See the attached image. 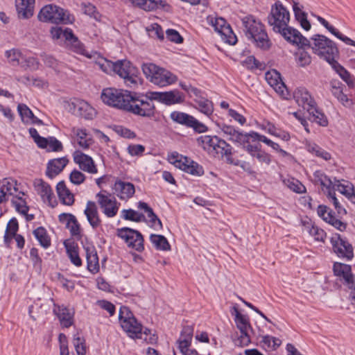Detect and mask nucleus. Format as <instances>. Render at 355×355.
I'll list each match as a JSON object with an SVG mask.
<instances>
[{
	"label": "nucleus",
	"mask_w": 355,
	"mask_h": 355,
	"mask_svg": "<svg viewBox=\"0 0 355 355\" xmlns=\"http://www.w3.org/2000/svg\"><path fill=\"white\" fill-rule=\"evenodd\" d=\"M268 23L272 30L280 33L288 42L308 44V39L303 36L297 29L288 26L290 13L280 1H277L270 9L268 16Z\"/></svg>",
	"instance_id": "f257e3e1"
},
{
	"label": "nucleus",
	"mask_w": 355,
	"mask_h": 355,
	"mask_svg": "<svg viewBox=\"0 0 355 355\" xmlns=\"http://www.w3.org/2000/svg\"><path fill=\"white\" fill-rule=\"evenodd\" d=\"M312 42L308 40V44L302 42L293 43L301 48H311L313 52L329 64L339 58L340 53L336 44L326 36L320 34L313 35L311 37Z\"/></svg>",
	"instance_id": "f03ea898"
},
{
	"label": "nucleus",
	"mask_w": 355,
	"mask_h": 355,
	"mask_svg": "<svg viewBox=\"0 0 355 355\" xmlns=\"http://www.w3.org/2000/svg\"><path fill=\"white\" fill-rule=\"evenodd\" d=\"M124 111L144 118L154 117L156 107L150 97V92L144 94L130 91Z\"/></svg>",
	"instance_id": "7ed1b4c3"
},
{
	"label": "nucleus",
	"mask_w": 355,
	"mask_h": 355,
	"mask_svg": "<svg viewBox=\"0 0 355 355\" xmlns=\"http://www.w3.org/2000/svg\"><path fill=\"white\" fill-rule=\"evenodd\" d=\"M241 21L246 37L252 40L258 48L263 51L269 50L272 46V42L266 31L264 25L259 21L256 20L252 15L245 16Z\"/></svg>",
	"instance_id": "20e7f679"
},
{
	"label": "nucleus",
	"mask_w": 355,
	"mask_h": 355,
	"mask_svg": "<svg viewBox=\"0 0 355 355\" xmlns=\"http://www.w3.org/2000/svg\"><path fill=\"white\" fill-rule=\"evenodd\" d=\"M112 70L123 80L125 85L132 89H137L143 83L139 72L130 61L127 60L110 62Z\"/></svg>",
	"instance_id": "39448f33"
},
{
	"label": "nucleus",
	"mask_w": 355,
	"mask_h": 355,
	"mask_svg": "<svg viewBox=\"0 0 355 355\" xmlns=\"http://www.w3.org/2000/svg\"><path fill=\"white\" fill-rule=\"evenodd\" d=\"M37 19L42 22H51L53 24H72L74 20L67 10L54 5L48 4L41 8Z\"/></svg>",
	"instance_id": "423d86ee"
},
{
	"label": "nucleus",
	"mask_w": 355,
	"mask_h": 355,
	"mask_svg": "<svg viewBox=\"0 0 355 355\" xmlns=\"http://www.w3.org/2000/svg\"><path fill=\"white\" fill-rule=\"evenodd\" d=\"M130 94L126 89L106 88L102 92L101 99L105 104L124 111Z\"/></svg>",
	"instance_id": "0eeeda50"
},
{
	"label": "nucleus",
	"mask_w": 355,
	"mask_h": 355,
	"mask_svg": "<svg viewBox=\"0 0 355 355\" xmlns=\"http://www.w3.org/2000/svg\"><path fill=\"white\" fill-rule=\"evenodd\" d=\"M119 319L122 329L126 333H150L148 329L143 331L142 324L137 320L128 306H121L119 313Z\"/></svg>",
	"instance_id": "6e6552de"
},
{
	"label": "nucleus",
	"mask_w": 355,
	"mask_h": 355,
	"mask_svg": "<svg viewBox=\"0 0 355 355\" xmlns=\"http://www.w3.org/2000/svg\"><path fill=\"white\" fill-rule=\"evenodd\" d=\"M116 235L125 241L129 248L139 252L144 250V237L137 230L130 227L117 229Z\"/></svg>",
	"instance_id": "1a4fd4ad"
},
{
	"label": "nucleus",
	"mask_w": 355,
	"mask_h": 355,
	"mask_svg": "<svg viewBox=\"0 0 355 355\" xmlns=\"http://www.w3.org/2000/svg\"><path fill=\"white\" fill-rule=\"evenodd\" d=\"M69 111L85 119H92L96 116V110L87 102L74 98L68 103Z\"/></svg>",
	"instance_id": "9d476101"
},
{
	"label": "nucleus",
	"mask_w": 355,
	"mask_h": 355,
	"mask_svg": "<svg viewBox=\"0 0 355 355\" xmlns=\"http://www.w3.org/2000/svg\"><path fill=\"white\" fill-rule=\"evenodd\" d=\"M333 250L340 258L350 260L354 257L352 245L347 241L341 238L339 234H336L331 238Z\"/></svg>",
	"instance_id": "9b49d317"
},
{
	"label": "nucleus",
	"mask_w": 355,
	"mask_h": 355,
	"mask_svg": "<svg viewBox=\"0 0 355 355\" xmlns=\"http://www.w3.org/2000/svg\"><path fill=\"white\" fill-rule=\"evenodd\" d=\"M211 21L215 31L221 35L223 40H224L226 43L234 45L237 42L236 35L233 32L230 25L227 24L225 19L217 17L215 18L214 20L212 19Z\"/></svg>",
	"instance_id": "f8f14e48"
},
{
	"label": "nucleus",
	"mask_w": 355,
	"mask_h": 355,
	"mask_svg": "<svg viewBox=\"0 0 355 355\" xmlns=\"http://www.w3.org/2000/svg\"><path fill=\"white\" fill-rule=\"evenodd\" d=\"M96 198L101 209L107 217L112 218L117 214L119 205L114 197L111 194L105 195L99 192L96 194Z\"/></svg>",
	"instance_id": "ddd939ff"
},
{
	"label": "nucleus",
	"mask_w": 355,
	"mask_h": 355,
	"mask_svg": "<svg viewBox=\"0 0 355 355\" xmlns=\"http://www.w3.org/2000/svg\"><path fill=\"white\" fill-rule=\"evenodd\" d=\"M172 157L175 159L173 162L175 167L193 175L201 176L203 175L204 170L198 163L190 161L187 157L181 156L180 159H178L179 157L178 153L176 155L173 154Z\"/></svg>",
	"instance_id": "4468645a"
},
{
	"label": "nucleus",
	"mask_w": 355,
	"mask_h": 355,
	"mask_svg": "<svg viewBox=\"0 0 355 355\" xmlns=\"http://www.w3.org/2000/svg\"><path fill=\"white\" fill-rule=\"evenodd\" d=\"M318 215L324 221L330 224L340 232H344L347 228V223L341 221L335 216V212L324 205H320L317 209Z\"/></svg>",
	"instance_id": "2eb2a0df"
},
{
	"label": "nucleus",
	"mask_w": 355,
	"mask_h": 355,
	"mask_svg": "<svg viewBox=\"0 0 355 355\" xmlns=\"http://www.w3.org/2000/svg\"><path fill=\"white\" fill-rule=\"evenodd\" d=\"M150 97L153 101H157L166 105L181 103L184 101L182 93L176 89L165 92H150Z\"/></svg>",
	"instance_id": "dca6fc26"
},
{
	"label": "nucleus",
	"mask_w": 355,
	"mask_h": 355,
	"mask_svg": "<svg viewBox=\"0 0 355 355\" xmlns=\"http://www.w3.org/2000/svg\"><path fill=\"white\" fill-rule=\"evenodd\" d=\"M34 187L44 202H47L51 207H55L58 205L53 190L47 182L42 179H36L34 181Z\"/></svg>",
	"instance_id": "f3484780"
},
{
	"label": "nucleus",
	"mask_w": 355,
	"mask_h": 355,
	"mask_svg": "<svg viewBox=\"0 0 355 355\" xmlns=\"http://www.w3.org/2000/svg\"><path fill=\"white\" fill-rule=\"evenodd\" d=\"M334 273L336 276L343 277L345 284L348 288L355 290V282L354 275L352 273L350 265L336 262L333 266Z\"/></svg>",
	"instance_id": "a211bd4d"
},
{
	"label": "nucleus",
	"mask_w": 355,
	"mask_h": 355,
	"mask_svg": "<svg viewBox=\"0 0 355 355\" xmlns=\"http://www.w3.org/2000/svg\"><path fill=\"white\" fill-rule=\"evenodd\" d=\"M73 161L78 164L79 168L83 171L95 174L98 172L93 159L80 150H76L73 153Z\"/></svg>",
	"instance_id": "6ab92c4d"
},
{
	"label": "nucleus",
	"mask_w": 355,
	"mask_h": 355,
	"mask_svg": "<svg viewBox=\"0 0 355 355\" xmlns=\"http://www.w3.org/2000/svg\"><path fill=\"white\" fill-rule=\"evenodd\" d=\"M177 77L165 69L158 67L154 76L151 79V83L160 87L166 86L175 83Z\"/></svg>",
	"instance_id": "aec40b11"
},
{
	"label": "nucleus",
	"mask_w": 355,
	"mask_h": 355,
	"mask_svg": "<svg viewBox=\"0 0 355 355\" xmlns=\"http://www.w3.org/2000/svg\"><path fill=\"white\" fill-rule=\"evenodd\" d=\"M294 98L299 106L307 111L315 105L308 90L304 87L297 88L293 93Z\"/></svg>",
	"instance_id": "412c9836"
},
{
	"label": "nucleus",
	"mask_w": 355,
	"mask_h": 355,
	"mask_svg": "<svg viewBox=\"0 0 355 355\" xmlns=\"http://www.w3.org/2000/svg\"><path fill=\"white\" fill-rule=\"evenodd\" d=\"M35 0H15L17 15L19 19H27L34 13Z\"/></svg>",
	"instance_id": "4be33fe9"
},
{
	"label": "nucleus",
	"mask_w": 355,
	"mask_h": 355,
	"mask_svg": "<svg viewBox=\"0 0 355 355\" xmlns=\"http://www.w3.org/2000/svg\"><path fill=\"white\" fill-rule=\"evenodd\" d=\"M113 189L119 198L126 199L132 197L135 192V186L130 182H125L117 180L113 187Z\"/></svg>",
	"instance_id": "5701e85b"
},
{
	"label": "nucleus",
	"mask_w": 355,
	"mask_h": 355,
	"mask_svg": "<svg viewBox=\"0 0 355 355\" xmlns=\"http://www.w3.org/2000/svg\"><path fill=\"white\" fill-rule=\"evenodd\" d=\"M69 160L66 157L53 159L47 164L46 175L51 179L58 175L68 164Z\"/></svg>",
	"instance_id": "b1692460"
},
{
	"label": "nucleus",
	"mask_w": 355,
	"mask_h": 355,
	"mask_svg": "<svg viewBox=\"0 0 355 355\" xmlns=\"http://www.w3.org/2000/svg\"><path fill=\"white\" fill-rule=\"evenodd\" d=\"M232 314L234 315V322L240 333H248L249 330L253 332L248 315L242 314L236 306L232 307Z\"/></svg>",
	"instance_id": "393cba45"
},
{
	"label": "nucleus",
	"mask_w": 355,
	"mask_h": 355,
	"mask_svg": "<svg viewBox=\"0 0 355 355\" xmlns=\"http://www.w3.org/2000/svg\"><path fill=\"white\" fill-rule=\"evenodd\" d=\"M17 181L8 179H3L0 182V204L4 203L8 200V196L14 195L17 192Z\"/></svg>",
	"instance_id": "a878e982"
},
{
	"label": "nucleus",
	"mask_w": 355,
	"mask_h": 355,
	"mask_svg": "<svg viewBox=\"0 0 355 355\" xmlns=\"http://www.w3.org/2000/svg\"><path fill=\"white\" fill-rule=\"evenodd\" d=\"M84 213L87 216L89 223L93 228H96L101 225V220L98 216L97 207L94 202L90 200L87 202Z\"/></svg>",
	"instance_id": "bb28decb"
},
{
	"label": "nucleus",
	"mask_w": 355,
	"mask_h": 355,
	"mask_svg": "<svg viewBox=\"0 0 355 355\" xmlns=\"http://www.w3.org/2000/svg\"><path fill=\"white\" fill-rule=\"evenodd\" d=\"M56 191L60 202L67 206L74 203V196L67 187L64 181H60L57 184Z\"/></svg>",
	"instance_id": "cd10ccee"
},
{
	"label": "nucleus",
	"mask_w": 355,
	"mask_h": 355,
	"mask_svg": "<svg viewBox=\"0 0 355 355\" xmlns=\"http://www.w3.org/2000/svg\"><path fill=\"white\" fill-rule=\"evenodd\" d=\"M220 140L221 139L217 136L202 135L197 139V143L205 150L214 154Z\"/></svg>",
	"instance_id": "c85d7f7f"
},
{
	"label": "nucleus",
	"mask_w": 355,
	"mask_h": 355,
	"mask_svg": "<svg viewBox=\"0 0 355 355\" xmlns=\"http://www.w3.org/2000/svg\"><path fill=\"white\" fill-rule=\"evenodd\" d=\"M214 153L220 155L221 157H225L226 162L228 164L238 165V163L234 162V159L232 157V147L224 139H221Z\"/></svg>",
	"instance_id": "c756f323"
},
{
	"label": "nucleus",
	"mask_w": 355,
	"mask_h": 355,
	"mask_svg": "<svg viewBox=\"0 0 355 355\" xmlns=\"http://www.w3.org/2000/svg\"><path fill=\"white\" fill-rule=\"evenodd\" d=\"M317 20L324 26L331 34L336 36L337 38L345 42L346 44L349 46H355V41L351 38L344 35L333 26L330 25L329 23L323 17L320 16H316Z\"/></svg>",
	"instance_id": "7c9ffc66"
},
{
	"label": "nucleus",
	"mask_w": 355,
	"mask_h": 355,
	"mask_svg": "<svg viewBox=\"0 0 355 355\" xmlns=\"http://www.w3.org/2000/svg\"><path fill=\"white\" fill-rule=\"evenodd\" d=\"M86 259L87 269L92 273L95 274L99 270L98 257L94 248H86Z\"/></svg>",
	"instance_id": "2f4dec72"
},
{
	"label": "nucleus",
	"mask_w": 355,
	"mask_h": 355,
	"mask_svg": "<svg viewBox=\"0 0 355 355\" xmlns=\"http://www.w3.org/2000/svg\"><path fill=\"white\" fill-rule=\"evenodd\" d=\"M265 76L268 84L274 87L277 92L283 94L282 89L286 88V85L281 79L280 73L274 70L272 72L268 71L266 73Z\"/></svg>",
	"instance_id": "473e14b6"
},
{
	"label": "nucleus",
	"mask_w": 355,
	"mask_h": 355,
	"mask_svg": "<svg viewBox=\"0 0 355 355\" xmlns=\"http://www.w3.org/2000/svg\"><path fill=\"white\" fill-rule=\"evenodd\" d=\"M67 35H68V37H67L65 43L67 44L69 49L78 54L85 55L87 56V55L85 52V50L83 44L73 34V31H71V33L67 32Z\"/></svg>",
	"instance_id": "72a5a7b5"
},
{
	"label": "nucleus",
	"mask_w": 355,
	"mask_h": 355,
	"mask_svg": "<svg viewBox=\"0 0 355 355\" xmlns=\"http://www.w3.org/2000/svg\"><path fill=\"white\" fill-rule=\"evenodd\" d=\"M302 6L300 7L298 3L293 2V9L296 20L300 23L302 28L309 31L311 27V23L307 19V14L302 10Z\"/></svg>",
	"instance_id": "f704fd0d"
},
{
	"label": "nucleus",
	"mask_w": 355,
	"mask_h": 355,
	"mask_svg": "<svg viewBox=\"0 0 355 355\" xmlns=\"http://www.w3.org/2000/svg\"><path fill=\"white\" fill-rule=\"evenodd\" d=\"M219 127L225 135L229 136L228 139L234 142L242 143L243 139L246 137V136H243V133L236 130L233 126L222 123L219 125Z\"/></svg>",
	"instance_id": "c9c22d12"
},
{
	"label": "nucleus",
	"mask_w": 355,
	"mask_h": 355,
	"mask_svg": "<svg viewBox=\"0 0 355 355\" xmlns=\"http://www.w3.org/2000/svg\"><path fill=\"white\" fill-rule=\"evenodd\" d=\"M64 245L71 263L76 266H80L82 265V261L78 254V244L75 242L68 243L67 241H64Z\"/></svg>",
	"instance_id": "e433bc0d"
},
{
	"label": "nucleus",
	"mask_w": 355,
	"mask_h": 355,
	"mask_svg": "<svg viewBox=\"0 0 355 355\" xmlns=\"http://www.w3.org/2000/svg\"><path fill=\"white\" fill-rule=\"evenodd\" d=\"M138 208L141 209H144V211L147 214L148 217L150 218V223H151V227L157 229L156 225L159 227V230H162L163 228V225L161 220L157 217V216L155 214L153 209L148 206L146 202H139Z\"/></svg>",
	"instance_id": "4c0bfd02"
},
{
	"label": "nucleus",
	"mask_w": 355,
	"mask_h": 355,
	"mask_svg": "<svg viewBox=\"0 0 355 355\" xmlns=\"http://www.w3.org/2000/svg\"><path fill=\"white\" fill-rule=\"evenodd\" d=\"M331 68L343 79L349 87H354L353 77L336 60L330 64Z\"/></svg>",
	"instance_id": "58836bf2"
},
{
	"label": "nucleus",
	"mask_w": 355,
	"mask_h": 355,
	"mask_svg": "<svg viewBox=\"0 0 355 355\" xmlns=\"http://www.w3.org/2000/svg\"><path fill=\"white\" fill-rule=\"evenodd\" d=\"M302 223L309 234L313 236L315 240L318 241H324L327 234L322 229L319 228L318 226L311 225L310 220L309 221H303Z\"/></svg>",
	"instance_id": "ea45409f"
},
{
	"label": "nucleus",
	"mask_w": 355,
	"mask_h": 355,
	"mask_svg": "<svg viewBox=\"0 0 355 355\" xmlns=\"http://www.w3.org/2000/svg\"><path fill=\"white\" fill-rule=\"evenodd\" d=\"M309 119L313 122H315L321 126L325 127L328 125V120L326 116L321 112L315 106H313L308 111Z\"/></svg>",
	"instance_id": "a19ab883"
},
{
	"label": "nucleus",
	"mask_w": 355,
	"mask_h": 355,
	"mask_svg": "<svg viewBox=\"0 0 355 355\" xmlns=\"http://www.w3.org/2000/svg\"><path fill=\"white\" fill-rule=\"evenodd\" d=\"M33 234L44 248H48L51 245V238L44 227H38L33 230Z\"/></svg>",
	"instance_id": "79ce46f5"
},
{
	"label": "nucleus",
	"mask_w": 355,
	"mask_h": 355,
	"mask_svg": "<svg viewBox=\"0 0 355 355\" xmlns=\"http://www.w3.org/2000/svg\"><path fill=\"white\" fill-rule=\"evenodd\" d=\"M337 190L355 204V187L352 183L346 182L345 184H338Z\"/></svg>",
	"instance_id": "37998d69"
},
{
	"label": "nucleus",
	"mask_w": 355,
	"mask_h": 355,
	"mask_svg": "<svg viewBox=\"0 0 355 355\" xmlns=\"http://www.w3.org/2000/svg\"><path fill=\"white\" fill-rule=\"evenodd\" d=\"M171 119L177 123L185 125L189 128L193 118V116L184 112L174 111L171 113Z\"/></svg>",
	"instance_id": "c03bdc74"
},
{
	"label": "nucleus",
	"mask_w": 355,
	"mask_h": 355,
	"mask_svg": "<svg viewBox=\"0 0 355 355\" xmlns=\"http://www.w3.org/2000/svg\"><path fill=\"white\" fill-rule=\"evenodd\" d=\"M150 240L157 250L166 251L171 248L168 241L162 235L152 234L150 236Z\"/></svg>",
	"instance_id": "a18cd8bd"
},
{
	"label": "nucleus",
	"mask_w": 355,
	"mask_h": 355,
	"mask_svg": "<svg viewBox=\"0 0 355 355\" xmlns=\"http://www.w3.org/2000/svg\"><path fill=\"white\" fill-rule=\"evenodd\" d=\"M199 111L207 116H210L214 112L213 103L204 97L195 100Z\"/></svg>",
	"instance_id": "49530a36"
},
{
	"label": "nucleus",
	"mask_w": 355,
	"mask_h": 355,
	"mask_svg": "<svg viewBox=\"0 0 355 355\" xmlns=\"http://www.w3.org/2000/svg\"><path fill=\"white\" fill-rule=\"evenodd\" d=\"M17 111L21 117V121L24 123L29 124V122H31V119H33L34 114L26 104H18Z\"/></svg>",
	"instance_id": "de8ad7c7"
},
{
	"label": "nucleus",
	"mask_w": 355,
	"mask_h": 355,
	"mask_svg": "<svg viewBox=\"0 0 355 355\" xmlns=\"http://www.w3.org/2000/svg\"><path fill=\"white\" fill-rule=\"evenodd\" d=\"M123 215L122 217L127 220H131L134 222H141L146 221L145 216L143 214L138 213L137 211L129 209H123L122 211Z\"/></svg>",
	"instance_id": "09e8293b"
},
{
	"label": "nucleus",
	"mask_w": 355,
	"mask_h": 355,
	"mask_svg": "<svg viewBox=\"0 0 355 355\" xmlns=\"http://www.w3.org/2000/svg\"><path fill=\"white\" fill-rule=\"evenodd\" d=\"M73 344L77 355H85L87 353V346L85 338L80 336L79 334H75L73 339Z\"/></svg>",
	"instance_id": "8fccbe9b"
},
{
	"label": "nucleus",
	"mask_w": 355,
	"mask_h": 355,
	"mask_svg": "<svg viewBox=\"0 0 355 355\" xmlns=\"http://www.w3.org/2000/svg\"><path fill=\"white\" fill-rule=\"evenodd\" d=\"M40 62L38 60L34 57L22 56L20 62V66L24 69L34 71L38 69Z\"/></svg>",
	"instance_id": "3c124183"
},
{
	"label": "nucleus",
	"mask_w": 355,
	"mask_h": 355,
	"mask_svg": "<svg viewBox=\"0 0 355 355\" xmlns=\"http://www.w3.org/2000/svg\"><path fill=\"white\" fill-rule=\"evenodd\" d=\"M300 48L301 49V47ZM304 49V48H302V49H299L295 53L297 62L300 67L307 66L311 62V55L308 52L305 51Z\"/></svg>",
	"instance_id": "603ef678"
},
{
	"label": "nucleus",
	"mask_w": 355,
	"mask_h": 355,
	"mask_svg": "<svg viewBox=\"0 0 355 355\" xmlns=\"http://www.w3.org/2000/svg\"><path fill=\"white\" fill-rule=\"evenodd\" d=\"M261 343H263V347H266L274 350L281 345L282 340L278 338L270 335H266L263 336Z\"/></svg>",
	"instance_id": "864d4df0"
},
{
	"label": "nucleus",
	"mask_w": 355,
	"mask_h": 355,
	"mask_svg": "<svg viewBox=\"0 0 355 355\" xmlns=\"http://www.w3.org/2000/svg\"><path fill=\"white\" fill-rule=\"evenodd\" d=\"M16 211L21 214H26L29 207L26 205V200L21 197L15 196L11 201Z\"/></svg>",
	"instance_id": "5fc2aeb1"
},
{
	"label": "nucleus",
	"mask_w": 355,
	"mask_h": 355,
	"mask_svg": "<svg viewBox=\"0 0 355 355\" xmlns=\"http://www.w3.org/2000/svg\"><path fill=\"white\" fill-rule=\"evenodd\" d=\"M132 4L138 6L145 10H153L157 9L155 0H129Z\"/></svg>",
	"instance_id": "6e6d98bb"
},
{
	"label": "nucleus",
	"mask_w": 355,
	"mask_h": 355,
	"mask_svg": "<svg viewBox=\"0 0 355 355\" xmlns=\"http://www.w3.org/2000/svg\"><path fill=\"white\" fill-rule=\"evenodd\" d=\"M329 200L333 203L334 208L336 209L338 214L345 215L347 214L346 209L341 206L338 200L336 197V193L334 191L329 190L327 195Z\"/></svg>",
	"instance_id": "4d7b16f0"
},
{
	"label": "nucleus",
	"mask_w": 355,
	"mask_h": 355,
	"mask_svg": "<svg viewBox=\"0 0 355 355\" xmlns=\"http://www.w3.org/2000/svg\"><path fill=\"white\" fill-rule=\"evenodd\" d=\"M6 56L10 63L12 65H19L22 55L21 53L15 49H11L6 51Z\"/></svg>",
	"instance_id": "13d9d810"
},
{
	"label": "nucleus",
	"mask_w": 355,
	"mask_h": 355,
	"mask_svg": "<svg viewBox=\"0 0 355 355\" xmlns=\"http://www.w3.org/2000/svg\"><path fill=\"white\" fill-rule=\"evenodd\" d=\"M18 229L19 224L17 220L15 218H11L7 225L4 235V241H6V239L8 238V234H10V236L16 235Z\"/></svg>",
	"instance_id": "bf43d9fd"
},
{
	"label": "nucleus",
	"mask_w": 355,
	"mask_h": 355,
	"mask_svg": "<svg viewBox=\"0 0 355 355\" xmlns=\"http://www.w3.org/2000/svg\"><path fill=\"white\" fill-rule=\"evenodd\" d=\"M72 30L69 28H66L64 29H62L61 27H53L51 29V34L52 35V37L55 40H58L61 37H64V40H67V37H68V35H67V33H71Z\"/></svg>",
	"instance_id": "052dcab7"
},
{
	"label": "nucleus",
	"mask_w": 355,
	"mask_h": 355,
	"mask_svg": "<svg viewBox=\"0 0 355 355\" xmlns=\"http://www.w3.org/2000/svg\"><path fill=\"white\" fill-rule=\"evenodd\" d=\"M85 175L80 171L74 169L69 175V180L75 185H80L85 180Z\"/></svg>",
	"instance_id": "680f3d73"
},
{
	"label": "nucleus",
	"mask_w": 355,
	"mask_h": 355,
	"mask_svg": "<svg viewBox=\"0 0 355 355\" xmlns=\"http://www.w3.org/2000/svg\"><path fill=\"white\" fill-rule=\"evenodd\" d=\"M157 65L153 63H145L142 65V71L146 77L150 80L151 82V79L153 76H154L156 71L158 69Z\"/></svg>",
	"instance_id": "e2e57ef3"
},
{
	"label": "nucleus",
	"mask_w": 355,
	"mask_h": 355,
	"mask_svg": "<svg viewBox=\"0 0 355 355\" xmlns=\"http://www.w3.org/2000/svg\"><path fill=\"white\" fill-rule=\"evenodd\" d=\"M236 337H232L235 345L239 347H245L251 342L250 334H235Z\"/></svg>",
	"instance_id": "0e129e2a"
},
{
	"label": "nucleus",
	"mask_w": 355,
	"mask_h": 355,
	"mask_svg": "<svg viewBox=\"0 0 355 355\" xmlns=\"http://www.w3.org/2000/svg\"><path fill=\"white\" fill-rule=\"evenodd\" d=\"M166 38L173 42L176 44H181L183 42V37L180 35V33L174 30V29H168L166 31Z\"/></svg>",
	"instance_id": "69168bd1"
},
{
	"label": "nucleus",
	"mask_w": 355,
	"mask_h": 355,
	"mask_svg": "<svg viewBox=\"0 0 355 355\" xmlns=\"http://www.w3.org/2000/svg\"><path fill=\"white\" fill-rule=\"evenodd\" d=\"M60 355H69L68 342L65 334H59Z\"/></svg>",
	"instance_id": "338daca9"
},
{
	"label": "nucleus",
	"mask_w": 355,
	"mask_h": 355,
	"mask_svg": "<svg viewBox=\"0 0 355 355\" xmlns=\"http://www.w3.org/2000/svg\"><path fill=\"white\" fill-rule=\"evenodd\" d=\"M243 65L250 69L260 68V62L253 55L248 56L245 60L243 61Z\"/></svg>",
	"instance_id": "774afa93"
}]
</instances>
